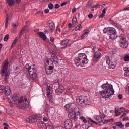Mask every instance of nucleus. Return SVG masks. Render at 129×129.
Instances as JSON below:
<instances>
[{"mask_svg":"<svg viewBox=\"0 0 129 129\" xmlns=\"http://www.w3.org/2000/svg\"><path fill=\"white\" fill-rule=\"evenodd\" d=\"M101 87L104 90L99 92V94L102 96L103 98H105L106 101H108L109 97L114 94V90H113L112 85H110L107 83L103 84Z\"/></svg>","mask_w":129,"mask_h":129,"instance_id":"obj_1","label":"nucleus"},{"mask_svg":"<svg viewBox=\"0 0 129 129\" xmlns=\"http://www.w3.org/2000/svg\"><path fill=\"white\" fill-rule=\"evenodd\" d=\"M11 101L17 105L20 109L26 110V109L29 107V104L28 103V101H27V99H26V98L21 97L19 98V96L16 95L12 97Z\"/></svg>","mask_w":129,"mask_h":129,"instance_id":"obj_2","label":"nucleus"},{"mask_svg":"<svg viewBox=\"0 0 129 129\" xmlns=\"http://www.w3.org/2000/svg\"><path fill=\"white\" fill-rule=\"evenodd\" d=\"M25 68L28 71L30 78L32 79V80H36L38 77L36 66L35 64L31 65L30 63H27L25 65Z\"/></svg>","mask_w":129,"mask_h":129,"instance_id":"obj_3","label":"nucleus"},{"mask_svg":"<svg viewBox=\"0 0 129 129\" xmlns=\"http://www.w3.org/2000/svg\"><path fill=\"white\" fill-rule=\"evenodd\" d=\"M87 63H88V59L84 53H80L78 57L75 58V64L77 67L80 66L83 67L84 64H87Z\"/></svg>","mask_w":129,"mask_h":129,"instance_id":"obj_4","label":"nucleus"},{"mask_svg":"<svg viewBox=\"0 0 129 129\" xmlns=\"http://www.w3.org/2000/svg\"><path fill=\"white\" fill-rule=\"evenodd\" d=\"M103 32L105 34L107 33L108 35H109V38L111 39V40H115V39L117 38L116 30L112 27L105 28L103 30Z\"/></svg>","mask_w":129,"mask_h":129,"instance_id":"obj_5","label":"nucleus"},{"mask_svg":"<svg viewBox=\"0 0 129 129\" xmlns=\"http://www.w3.org/2000/svg\"><path fill=\"white\" fill-rule=\"evenodd\" d=\"M8 66H9V62H5L3 65V69L1 73V76L3 77L6 83L9 82V78H10V75L8 71Z\"/></svg>","mask_w":129,"mask_h":129,"instance_id":"obj_6","label":"nucleus"},{"mask_svg":"<svg viewBox=\"0 0 129 129\" xmlns=\"http://www.w3.org/2000/svg\"><path fill=\"white\" fill-rule=\"evenodd\" d=\"M119 46L123 49H126L128 47V42L126 41V38L124 34H121L119 36Z\"/></svg>","mask_w":129,"mask_h":129,"instance_id":"obj_7","label":"nucleus"},{"mask_svg":"<svg viewBox=\"0 0 129 129\" xmlns=\"http://www.w3.org/2000/svg\"><path fill=\"white\" fill-rule=\"evenodd\" d=\"M77 104L80 106H84V104L87 105L88 104V99L87 97L82 96L77 97L76 98Z\"/></svg>","mask_w":129,"mask_h":129,"instance_id":"obj_8","label":"nucleus"},{"mask_svg":"<svg viewBox=\"0 0 129 129\" xmlns=\"http://www.w3.org/2000/svg\"><path fill=\"white\" fill-rule=\"evenodd\" d=\"M42 115L40 114H36L34 116H31L26 118V121L29 122V123H34V122H37L38 120H42Z\"/></svg>","mask_w":129,"mask_h":129,"instance_id":"obj_9","label":"nucleus"},{"mask_svg":"<svg viewBox=\"0 0 129 129\" xmlns=\"http://www.w3.org/2000/svg\"><path fill=\"white\" fill-rule=\"evenodd\" d=\"M105 60L107 64L109 66V68H112V69H114V68H115V64H114L116 60L114 59V60H113L112 59H109V56H106L105 57Z\"/></svg>","mask_w":129,"mask_h":129,"instance_id":"obj_10","label":"nucleus"},{"mask_svg":"<svg viewBox=\"0 0 129 129\" xmlns=\"http://www.w3.org/2000/svg\"><path fill=\"white\" fill-rule=\"evenodd\" d=\"M89 121H88V123H90V122H92L93 123H95L97 124L98 123H100V122H102L103 120H102V118L100 116H97L95 117V120L96 121H94L93 120L91 119L90 118H89Z\"/></svg>","mask_w":129,"mask_h":129,"instance_id":"obj_11","label":"nucleus"},{"mask_svg":"<svg viewBox=\"0 0 129 129\" xmlns=\"http://www.w3.org/2000/svg\"><path fill=\"white\" fill-rule=\"evenodd\" d=\"M64 109L69 113H72V112L74 111V104H68L64 106Z\"/></svg>","mask_w":129,"mask_h":129,"instance_id":"obj_12","label":"nucleus"},{"mask_svg":"<svg viewBox=\"0 0 129 129\" xmlns=\"http://www.w3.org/2000/svg\"><path fill=\"white\" fill-rule=\"evenodd\" d=\"M64 128L66 129H71L73 126V123L72 120L70 119H67L64 123Z\"/></svg>","mask_w":129,"mask_h":129,"instance_id":"obj_13","label":"nucleus"},{"mask_svg":"<svg viewBox=\"0 0 129 129\" xmlns=\"http://www.w3.org/2000/svg\"><path fill=\"white\" fill-rule=\"evenodd\" d=\"M22 0H7V3L9 7H12L15 4H18L20 5Z\"/></svg>","mask_w":129,"mask_h":129,"instance_id":"obj_14","label":"nucleus"},{"mask_svg":"<svg viewBox=\"0 0 129 129\" xmlns=\"http://www.w3.org/2000/svg\"><path fill=\"white\" fill-rule=\"evenodd\" d=\"M101 56V53L99 51L96 52L94 55L93 61L95 63L98 61Z\"/></svg>","mask_w":129,"mask_h":129,"instance_id":"obj_15","label":"nucleus"},{"mask_svg":"<svg viewBox=\"0 0 129 129\" xmlns=\"http://www.w3.org/2000/svg\"><path fill=\"white\" fill-rule=\"evenodd\" d=\"M29 28L27 26H24L20 31V34H19V38H21V37L23 36V34H24V32L25 33H27L29 31Z\"/></svg>","mask_w":129,"mask_h":129,"instance_id":"obj_16","label":"nucleus"},{"mask_svg":"<svg viewBox=\"0 0 129 129\" xmlns=\"http://www.w3.org/2000/svg\"><path fill=\"white\" fill-rule=\"evenodd\" d=\"M5 94L7 96L11 94V88L9 86H6L4 88Z\"/></svg>","mask_w":129,"mask_h":129,"instance_id":"obj_17","label":"nucleus"},{"mask_svg":"<svg viewBox=\"0 0 129 129\" xmlns=\"http://www.w3.org/2000/svg\"><path fill=\"white\" fill-rule=\"evenodd\" d=\"M48 26H49L50 31H53L55 30V24L51 20H49L48 22Z\"/></svg>","mask_w":129,"mask_h":129,"instance_id":"obj_18","label":"nucleus"},{"mask_svg":"<svg viewBox=\"0 0 129 129\" xmlns=\"http://www.w3.org/2000/svg\"><path fill=\"white\" fill-rule=\"evenodd\" d=\"M37 35L40 37V38H41L43 41H46L47 39V36L45 34L42 32H37Z\"/></svg>","mask_w":129,"mask_h":129,"instance_id":"obj_19","label":"nucleus"},{"mask_svg":"<svg viewBox=\"0 0 129 129\" xmlns=\"http://www.w3.org/2000/svg\"><path fill=\"white\" fill-rule=\"evenodd\" d=\"M55 91L57 93H62L64 92V87L60 85L57 89H55Z\"/></svg>","mask_w":129,"mask_h":129,"instance_id":"obj_20","label":"nucleus"},{"mask_svg":"<svg viewBox=\"0 0 129 129\" xmlns=\"http://www.w3.org/2000/svg\"><path fill=\"white\" fill-rule=\"evenodd\" d=\"M69 42V39H65L62 41L61 45H66L64 47H63V49H65V48H67V47L70 46L69 44H67Z\"/></svg>","mask_w":129,"mask_h":129,"instance_id":"obj_21","label":"nucleus"},{"mask_svg":"<svg viewBox=\"0 0 129 129\" xmlns=\"http://www.w3.org/2000/svg\"><path fill=\"white\" fill-rule=\"evenodd\" d=\"M50 63H51V64H54V62L51 58H47L45 59V64H47V65H50Z\"/></svg>","mask_w":129,"mask_h":129,"instance_id":"obj_22","label":"nucleus"},{"mask_svg":"<svg viewBox=\"0 0 129 129\" xmlns=\"http://www.w3.org/2000/svg\"><path fill=\"white\" fill-rule=\"evenodd\" d=\"M70 115L71 119H73L75 121L77 120V116H76V113L75 112L73 113H72V112L70 113Z\"/></svg>","mask_w":129,"mask_h":129,"instance_id":"obj_23","label":"nucleus"},{"mask_svg":"<svg viewBox=\"0 0 129 129\" xmlns=\"http://www.w3.org/2000/svg\"><path fill=\"white\" fill-rule=\"evenodd\" d=\"M54 85L55 89H57L58 88L60 87L61 85H60V83H59V81L58 80H54Z\"/></svg>","mask_w":129,"mask_h":129,"instance_id":"obj_24","label":"nucleus"},{"mask_svg":"<svg viewBox=\"0 0 129 129\" xmlns=\"http://www.w3.org/2000/svg\"><path fill=\"white\" fill-rule=\"evenodd\" d=\"M124 70L125 71L124 76L126 77H129V67L128 68H124Z\"/></svg>","mask_w":129,"mask_h":129,"instance_id":"obj_25","label":"nucleus"},{"mask_svg":"<svg viewBox=\"0 0 129 129\" xmlns=\"http://www.w3.org/2000/svg\"><path fill=\"white\" fill-rule=\"evenodd\" d=\"M116 126H119L120 128H123L124 127V125L122 124V122H118L116 123Z\"/></svg>","mask_w":129,"mask_h":129,"instance_id":"obj_26","label":"nucleus"},{"mask_svg":"<svg viewBox=\"0 0 129 129\" xmlns=\"http://www.w3.org/2000/svg\"><path fill=\"white\" fill-rule=\"evenodd\" d=\"M47 96H49V95H52V91H51V88L50 87H48L47 89Z\"/></svg>","mask_w":129,"mask_h":129,"instance_id":"obj_27","label":"nucleus"},{"mask_svg":"<svg viewBox=\"0 0 129 129\" xmlns=\"http://www.w3.org/2000/svg\"><path fill=\"white\" fill-rule=\"evenodd\" d=\"M38 126L39 127H42L43 128V126H45V123H44V122H39L38 123Z\"/></svg>","mask_w":129,"mask_h":129,"instance_id":"obj_28","label":"nucleus"},{"mask_svg":"<svg viewBox=\"0 0 129 129\" xmlns=\"http://www.w3.org/2000/svg\"><path fill=\"white\" fill-rule=\"evenodd\" d=\"M53 60V62L55 64H58L59 63V59L58 58V57L56 56V57H54V58H52Z\"/></svg>","mask_w":129,"mask_h":129,"instance_id":"obj_29","label":"nucleus"},{"mask_svg":"<svg viewBox=\"0 0 129 129\" xmlns=\"http://www.w3.org/2000/svg\"><path fill=\"white\" fill-rule=\"evenodd\" d=\"M5 91V86L3 85H0V93H3Z\"/></svg>","mask_w":129,"mask_h":129,"instance_id":"obj_30","label":"nucleus"},{"mask_svg":"<svg viewBox=\"0 0 129 129\" xmlns=\"http://www.w3.org/2000/svg\"><path fill=\"white\" fill-rule=\"evenodd\" d=\"M80 119L81 120H82L84 123H87V120H86V118H85V117H84V116H81Z\"/></svg>","mask_w":129,"mask_h":129,"instance_id":"obj_31","label":"nucleus"},{"mask_svg":"<svg viewBox=\"0 0 129 129\" xmlns=\"http://www.w3.org/2000/svg\"><path fill=\"white\" fill-rule=\"evenodd\" d=\"M115 113L116 114V116H118V115H120V114H121V113L118 111V110L116 109V108L115 109Z\"/></svg>","mask_w":129,"mask_h":129,"instance_id":"obj_32","label":"nucleus"},{"mask_svg":"<svg viewBox=\"0 0 129 129\" xmlns=\"http://www.w3.org/2000/svg\"><path fill=\"white\" fill-rule=\"evenodd\" d=\"M124 61L125 62H129V55H126L125 56H124Z\"/></svg>","mask_w":129,"mask_h":129,"instance_id":"obj_33","label":"nucleus"},{"mask_svg":"<svg viewBox=\"0 0 129 129\" xmlns=\"http://www.w3.org/2000/svg\"><path fill=\"white\" fill-rule=\"evenodd\" d=\"M80 28L82 29V27L81 26V24H79L75 28V31H80Z\"/></svg>","mask_w":129,"mask_h":129,"instance_id":"obj_34","label":"nucleus"},{"mask_svg":"<svg viewBox=\"0 0 129 129\" xmlns=\"http://www.w3.org/2000/svg\"><path fill=\"white\" fill-rule=\"evenodd\" d=\"M48 8L50 9V10H53V9H54V4L51 3H49L48 4Z\"/></svg>","mask_w":129,"mask_h":129,"instance_id":"obj_35","label":"nucleus"},{"mask_svg":"<svg viewBox=\"0 0 129 129\" xmlns=\"http://www.w3.org/2000/svg\"><path fill=\"white\" fill-rule=\"evenodd\" d=\"M51 58L52 59H54V58H56L57 55H56V53L54 51L51 53Z\"/></svg>","mask_w":129,"mask_h":129,"instance_id":"obj_36","label":"nucleus"},{"mask_svg":"<svg viewBox=\"0 0 129 129\" xmlns=\"http://www.w3.org/2000/svg\"><path fill=\"white\" fill-rule=\"evenodd\" d=\"M92 6V1H89L88 2V4L87 5V8H90Z\"/></svg>","mask_w":129,"mask_h":129,"instance_id":"obj_37","label":"nucleus"},{"mask_svg":"<svg viewBox=\"0 0 129 129\" xmlns=\"http://www.w3.org/2000/svg\"><path fill=\"white\" fill-rule=\"evenodd\" d=\"M46 72L47 74H52L53 73V72L51 71V70H49L48 68H47L45 69Z\"/></svg>","mask_w":129,"mask_h":129,"instance_id":"obj_38","label":"nucleus"},{"mask_svg":"<svg viewBox=\"0 0 129 129\" xmlns=\"http://www.w3.org/2000/svg\"><path fill=\"white\" fill-rule=\"evenodd\" d=\"M10 37V35L9 34H7L4 38V42H7L8 40H9V38Z\"/></svg>","mask_w":129,"mask_h":129,"instance_id":"obj_39","label":"nucleus"},{"mask_svg":"<svg viewBox=\"0 0 129 129\" xmlns=\"http://www.w3.org/2000/svg\"><path fill=\"white\" fill-rule=\"evenodd\" d=\"M48 69L53 72V71H54V64H51V66H49Z\"/></svg>","mask_w":129,"mask_h":129,"instance_id":"obj_40","label":"nucleus"},{"mask_svg":"<svg viewBox=\"0 0 129 129\" xmlns=\"http://www.w3.org/2000/svg\"><path fill=\"white\" fill-rule=\"evenodd\" d=\"M47 97L48 98V100L50 102H52V100H53V96H52V95L47 96Z\"/></svg>","mask_w":129,"mask_h":129,"instance_id":"obj_41","label":"nucleus"},{"mask_svg":"<svg viewBox=\"0 0 129 129\" xmlns=\"http://www.w3.org/2000/svg\"><path fill=\"white\" fill-rule=\"evenodd\" d=\"M9 23V17H7L6 18V22H5V27L6 28H8V24Z\"/></svg>","mask_w":129,"mask_h":129,"instance_id":"obj_42","label":"nucleus"},{"mask_svg":"<svg viewBox=\"0 0 129 129\" xmlns=\"http://www.w3.org/2000/svg\"><path fill=\"white\" fill-rule=\"evenodd\" d=\"M18 24L17 23L12 24V27L14 29H17L18 28Z\"/></svg>","mask_w":129,"mask_h":129,"instance_id":"obj_43","label":"nucleus"},{"mask_svg":"<svg viewBox=\"0 0 129 129\" xmlns=\"http://www.w3.org/2000/svg\"><path fill=\"white\" fill-rule=\"evenodd\" d=\"M17 41L16 40H14L13 42L12 43V45H11V48H13L15 45L16 44H17Z\"/></svg>","mask_w":129,"mask_h":129,"instance_id":"obj_44","label":"nucleus"},{"mask_svg":"<svg viewBox=\"0 0 129 129\" xmlns=\"http://www.w3.org/2000/svg\"><path fill=\"white\" fill-rule=\"evenodd\" d=\"M106 11H107V8H105L102 11V14L105 15L106 13Z\"/></svg>","mask_w":129,"mask_h":129,"instance_id":"obj_45","label":"nucleus"},{"mask_svg":"<svg viewBox=\"0 0 129 129\" xmlns=\"http://www.w3.org/2000/svg\"><path fill=\"white\" fill-rule=\"evenodd\" d=\"M88 18L89 19H92L93 18V14L90 13L88 15Z\"/></svg>","mask_w":129,"mask_h":129,"instance_id":"obj_46","label":"nucleus"},{"mask_svg":"<svg viewBox=\"0 0 129 129\" xmlns=\"http://www.w3.org/2000/svg\"><path fill=\"white\" fill-rule=\"evenodd\" d=\"M59 8H60V5H59V4H55L54 8L55 9H59Z\"/></svg>","mask_w":129,"mask_h":129,"instance_id":"obj_47","label":"nucleus"},{"mask_svg":"<svg viewBox=\"0 0 129 129\" xmlns=\"http://www.w3.org/2000/svg\"><path fill=\"white\" fill-rule=\"evenodd\" d=\"M98 6H99L98 4H96V5H94L92 7V9H94V8L96 9V8H98Z\"/></svg>","mask_w":129,"mask_h":129,"instance_id":"obj_48","label":"nucleus"},{"mask_svg":"<svg viewBox=\"0 0 129 129\" xmlns=\"http://www.w3.org/2000/svg\"><path fill=\"white\" fill-rule=\"evenodd\" d=\"M43 121H45V122H47V121H48V118H47V117H44L43 118Z\"/></svg>","mask_w":129,"mask_h":129,"instance_id":"obj_49","label":"nucleus"},{"mask_svg":"<svg viewBox=\"0 0 129 129\" xmlns=\"http://www.w3.org/2000/svg\"><path fill=\"white\" fill-rule=\"evenodd\" d=\"M49 12H50V10H49V9H46L44 10V12L45 13V14H48Z\"/></svg>","mask_w":129,"mask_h":129,"instance_id":"obj_50","label":"nucleus"},{"mask_svg":"<svg viewBox=\"0 0 129 129\" xmlns=\"http://www.w3.org/2000/svg\"><path fill=\"white\" fill-rule=\"evenodd\" d=\"M76 21H77V19H76V17L75 18H73L72 19V22L73 23H75L76 22Z\"/></svg>","mask_w":129,"mask_h":129,"instance_id":"obj_51","label":"nucleus"},{"mask_svg":"<svg viewBox=\"0 0 129 129\" xmlns=\"http://www.w3.org/2000/svg\"><path fill=\"white\" fill-rule=\"evenodd\" d=\"M14 103H15L14 102L11 101L10 102H9V104L10 105V106H13Z\"/></svg>","mask_w":129,"mask_h":129,"instance_id":"obj_52","label":"nucleus"},{"mask_svg":"<svg viewBox=\"0 0 129 129\" xmlns=\"http://www.w3.org/2000/svg\"><path fill=\"white\" fill-rule=\"evenodd\" d=\"M50 41L52 42V43L53 42H54V41H55V39H54V38L52 37H51L50 38Z\"/></svg>","mask_w":129,"mask_h":129,"instance_id":"obj_53","label":"nucleus"},{"mask_svg":"<svg viewBox=\"0 0 129 129\" xmlns=\"http://www.w3.org/2000/svg\"><path fill=\"white\" fill-rule=\"evenodd\" d=\"M86 36V34L85 33H84L81 36V39H84L85 37Z\"/></svg>","mask_w":129,"mask_h":129,"instance_id":"obj_54","label":"nucleus"},{"mask_svg":"<svg viewBox=\"0 0 129 129\" xmlns=\"http://www.w3.org/2000/svg\"><path fill=\"white\" fill-rule=\"evenodd\" d=\"M104 16H105V14L102 13L101 15L99 16V18H103V17H104Z\"/></svg>","mask_w":129,"mask_h":129,"instance_id":"obj_55","label":"nucleus"},{"mask_svg":"<svg viewBox=\"0 0 129 129\" xmlns=\"http://www.w3.org/2000/svg\"><path fill=\"white\" fill-rule=\"evenodd\" d=\"M113 120H114L113 119H110L107 120L108 123V122H112V121H113Z\"/></svg>","mask_w":129,"mask_h":129,"instance_id":"obj_56","label":"nucleus"},{"mask_svg":"<svg viewBox=\"0 0 129 129\" xmlns=\"http://www.w3.org/2000/svg\"><path fill=\"white\" fill-rule=\"evenodd\" d=\"M89 126H88V127H87L86 125H84L83 126V129H88V128H89Z\"/></svg>","mask_w":129,"mask_h":129,"instance_id":"obj_57","label":"nucleus"},{"mask_svg":"<svg viewBox=\"0 0 129 129\" xmlns=\"http://www.w3.org/2000/svg\"><path fill=\"white\" fill-rule=\"evenodd\" d=\"M37 14H38V15H41V16H43V12H42V11H39V12H37Z\"/></svg>","mask_w":129,"mask_h":129,"instance_id":"obj_58","label":"nucleus"},{"mask_svg":"<svg viewBox=\"0 0 129 129\" xmlns=\"http://www.w3.org/2000/svg\"><path fill=\"white\" fill-rule=\"evenodd\" d=\"M118 97L119 99H121L122 98V95L121 94H119L118 96Z\"/></svg>","mask_w":129,"mask_h":129,"instance_id":"obj_59","label":"nucleus"},{"mask_svg":"<svg viewBox=\"0 0 129 129\" xmlns=\"http://www.w3.org/2000/svg\"><path fill=\"white\" fill-rule=\"evenodd\" d=\"M102 122L104 124H106V123H108L107 120H104L102 121Z\"/></svg>","mask_w":129,"mask_h":129,"instance_id":"obj_60","label":"nucleus"},{"mask_svg":"<svg viewBox=\"0 0 129 129\" xmlns=\"http://www.w3.org/2000/svg\"><path fill=\"white\" fill-rule=\"evenodd\" d=\"M101 117L102 118H105V115L104 114H101Z\"/></svg>","mask_w":129,"mask_h":129,"instance_id":"obj_61","label":"nucleus"},{"mask_svg":"<svg viewBox=\"0 0 129 129\" xmlns=\"http://www.w3.org/2000/svg\"><path fill=\"white\" fill-rule=\"evenodd\" d=\"M67 2H63L61 4V6L63 7V6H65L66 5H67Z\"/></svg>","mask_w":129,"mask_h":129,"instance_id":"obj_62","label":"nucleus"},{"mask_svg":"<svg viewBox=\"0 0 129 129\" xmlns=\"http://www.w3.org/2000/svg\"><path fill=\"white\" fill-rule=\"evenodd\" d=\"M3 125H4V126H7V127L9 126V124H8L7 123H4Z\"/></svg>","mask_w":129,"mask_h":129,"instance_id":"obj_63","label":"nucleus"},{"mask_svg":"<svg viewBox=\"0 0 129 129\" xmlns=\"http://www.w3.org/2000/svg\"><path fill=\"white\" fill-rule=\"evenodd\" d=\"M57 129H64V127L62 126H57Z\"/></svg>","mask_w":129,"mask_h":129,"instance_id":"obj_64","label":"nucleus"}]
</instances>
